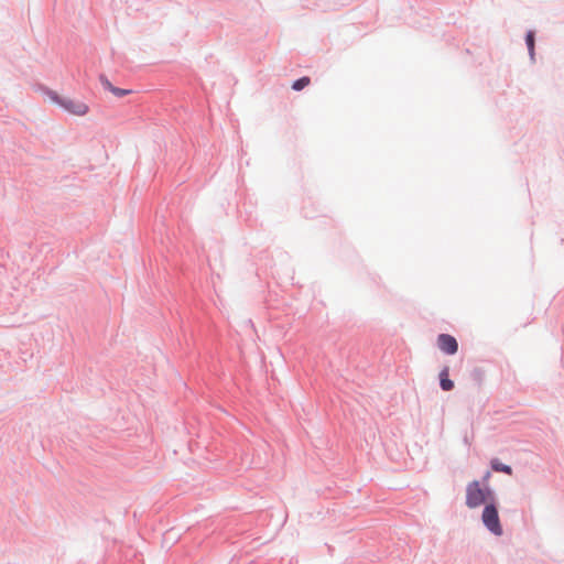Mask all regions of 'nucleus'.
Listing matches in <instances>:
<instances>
[{
	"mask_svg": "<svg viewBox=\"0 0 564 564\" xmlns=\"http://www.w3.org/2000/svg\"><path fill=\"white\" fill-rule=\"evenodd\" d=\"M490 466L495 471L512 475V468L509 465L502 464L497 458L491 459Z\"/></svg>",
	"mask_w": 564,
	"mask_h": 564,
	"instance_id": "6",
	"label": "nucleus"
},
{
	"mask_svg": "<svg viewBox=\"0 0 564 564\" xmlns=\"http://www.w3.org/2000/svg\"><path fill=\"white\" fill-rule=\"evenodd\" d=\"M527 45L530 52L531 57H533L534 54V34L533 32H529L525 37Z\"/></svg>",
	"mask_w": 564,
	"mask_h": 564,
	"instance_id": "9",
	"label": "nucleus"
},
{
	"mask_svg": "<svg viewBox=\"0 0 564 564\" xmlns=\"http://www.w3.org/2000/svg\"><path fill=\"white\" fill-rule=\"evenodd\" d=\"M437 346L443 352L447 355H454L458 350L457 340L455 339V337L448 334L438 335Z\"/></svg>",
	"mask_w": 564,
	"mask_h": 564,
	"instance_id": "4",
	"label": "nucleus"
},
{
	"mask_svg": "<svg viewBox=\"0 0 564 564\" xmlns=\"http://www.w3.org/2000/svg\"><path fill=\"white\" fill-rule=\"evenodd\" d=\"M491 498L490 489L481 487L478 480L470 481L466 487V506L470 509L478 508Z\"/></svg>",
	"mask_w": 564,
	"mask_h": 564,
	"instance_id": "1",
	"label": "nucleus"
},
{
	"mask_svg": "<svg viewBox=\"0 0 564 564\" xmlns=\"http://www.w3.org/2000/svg\"><path fill=\"white\" fill-rule=\"evenodd\" d=\"M105 87L108 88L117 97H122L130 93L129 90L113 87L108 80L105 82Z\"/></svg>",
	"mask_w": 564,
	"mask_h": 564,
	"instance_id": "8",
	"label": "nucleus"
},
{
	"mask_svg": "<svg viewBox=\"0 0 564 564\" xmlns=\"http://www.w3.org/2000/svg\"><path fill=\"white\" fill-rule=\"evenodd\" d=\"M440 386L444 391H451L454 388V382L449 379V369L445 367L440 372Z\"/></svg>",
	"mask_w": 564,
	"mask_h": 564,
	"instance_id": "5",
	"label": "nucleus"
},
{
	"mask_svg": "<svg viewBox=\"0 0 564 564\" xmlns=\"http://www.w3.org/2000/svg\"><path fill=\"white\" fill-rule=\"evenodd\" d=\"M481 520L485 527L495 535L502 534V528L500 524V519L498 514V510L494 503H487L481 514Z\"/></svg>",
	"mask_w": 564,
	"mask_h": 564,
	"instance_id": "3",
	"label": "nucleus"
},
{
	"mask_svg": "<svg viewBox=\"0 0 564 564\" xmlns=\"http://www.w3.org/2000/svg\"><path fill=\"white\" fill-rule=\"evenodd\" d=\"M490 477V473H487L486 476H485V480H488Z\"/></svg>",
	"mask_w": 564,
	"mask_h": 564,
	"instance_id": "10",
	"label": "nucleus"
},
{
	"mask_svg": "<svg viewBox=\"0 0 564 564\" xmlns=\"http://www.w3.org/2000/svg\"><path fill=\"white\" fill-rule=\"evenodd\" d=\"M311 83V79L310 77L307 76H304L297 80H295L293 84H292V88L294 90H302L303 88H305L306 86H308Z\"/></svg>",
	"mask_w": 564,
	"mask_h": 564,
	"instance_id": "7",
	"label": "nucleus"
},
{
	"mask_svg": "<svg viewBox=\"0 0 564 564\" xmlns=\"http://www.w3.org/2000/svg\"><path fill=\"white\" fill-rule=\"evenodd\" d=\"M50 98L53 102L59 105L64 110L73 116L82 117L87 115L89 111L88 105L84 101L68 97H61L56 93H50Z\"/></svg>",
	"mask_w": 564,
	"mask_h": 564,
	"instance_id": "2",
	"label": "nucleus"
}]
</instances>
